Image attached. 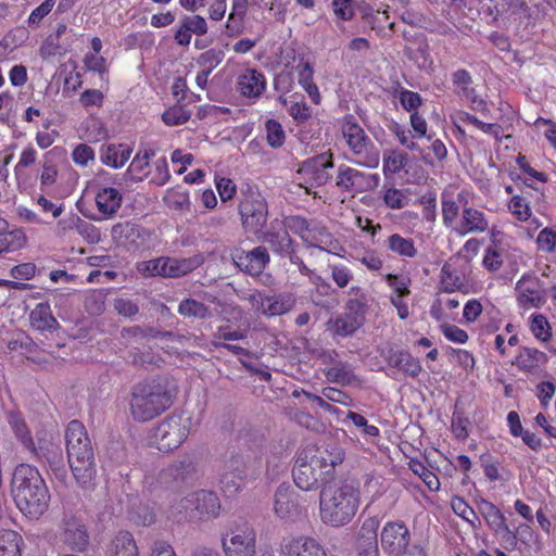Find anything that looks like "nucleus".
<instances>
[{"mask_svg":"<svg viewBox=\"0 0 556 556\" xmlns=\"http://www.w3.org/2000/svg\"><path fill=\"white\" fill-rule=\"evenodd\" d=\"M11 492L16 506L30 518H39L49 508L50 492L35 466L20 464L15 467Z\"/></svg>","mask_w":556,"mask_h":556,"instance_id":"f257e3e1","label":"nucleus"},{"mask_svg":"<svg viewBox=\"0 0 556 556\" xmlns=\"http://www.w3.org/2000/svg\"><path fill=\"white\" fill-rule=\"evenodd\" d=\"M172 404L173 394L165 378L146 379L131 388L129 410L136 421H149L168 409Z\"/></svg>","mask_w":556,"mask_h":556,"instance_id":"f03ea898","label":"nucleus"},{"mask_svg":"<svg viewBox=\"0 0 556 556\" xmlns=\"http://www.w3.org/2000/svg\"><path fill=\"white\" fill-rule=\"evenodd\" d=\"M320 518L332 527L348 525L359 506V491L348 482L324 484L319 495Z\"/></svg>","mask_w":556,"mask_h":556,"instance_id":"7ed1b4c3","label":"nucleus"},{"mask_svg":"<svg viewBox=\"0 0 556 556\" xmlns=\"http://www.w3.org/2000/svg\"><path fill=\"white\" fill-rule=\"evenodd\" d=\"M65 441L73 476L80 485L87 486L96 469L93 448L85 426L78 420H72L65 431Z\"/></svg>","mask_w":556,"mask_h":556,"instance_id":"20e7f679","label":"nucleus"},{"mask_svg":"<svg viewBox=\"0 0 556 556\" xmlns=\"http://www.w3.org/2000/svg\"><path fill=\"white\" fill-rule=\"evenodd\" d=\"M220 509L216 493L199 490L172 503L169 515L177 522L215 518Z\"/></svg>","mask_w":556,"mask_h":556,"instance_id":"39448f33","label":"nucleus"},{"mask_svg":"<svg viewBox=\"0 0 556 556\" xmlns=\"http://www.w3.org/2000/svg\"><path fill=\"white\" fill-rule=\"evenodd\" d=\"M296 454L300 459L307 460V465L328 479L332 478L336 467L342 464L345 457L344 450L332 439L316 444H307Z\"/></svg>","mask_w":556,"mask_h":556,"instance_id":"423d86ee","label":"nucleus"},{"mask_svg":"<svg viewBox=\"0 0 556 556\" xmlns=\"http://www.w3.org/2000/svg\"><path fill=\"white\" fill-rule=\"evenodd\" d=\"M204 263L202 254L190 257L161 256L138 264V271L144 277L180 278L193 271Z\"/></svg>","mask_w":556,"mask_h":556,"instance_id":"0eeeda50","label":"nucleus"},{"mask_svg":"<svg viewBox=\"0 0 556 556\" xmlns=\"http://www.w3.org/2000/svg\"><path fill=\"white\" fill-rule=\"evenodd\" d=\"M342 132L353 154L357 157L355 163L367 168H376L379 165L380 152L374 144L365 130L353 121L346 117L342 126Z\"/></svg>","mask_w":556,"mask_h":556,"instance_id":"6e6552de","label":"nucleus"},{"mask_svg":"<svg viewBox=\"0 0 556 556\" xmlns=\"http://www.w3.org/2000/svg\"><path fill=\"white\" fill-rule=\"evenodd\" d=\"M262 467L261 457L251 454L231 455L225 463L220 483L229 492H237L243 480L256 478Z\"/></svg>","mask_w":556,"mask_h":556,"instance_id":"1a4fd4ad","label":"nucleus"},{"mask_svg":"<svg viewBox=\"0 0 556 556\" xmlns=\"http://www.w3.org/2000/svg\"><path fill=\"white\" fill-rule=\"evenodd\" d=\"M200 478L199 464L194 457L184 455L172 462L157 475V482L170 490H180L193 485Z\"/></svg>","mask_w":556,"mask_h":556,"instance_id":"9d476101","label":"nucleus"},{"mask_svg":"<svg viewBox=\"0 0 556 556\" xmlns=\"http://www.w3.org/2000/svg\"><path fill=\"white\" fill-rule=\"evenodd\" d=\"M63 517L60 525L62 542L75 552H85L89 546V533L84 513L74 510L68 501L63 503Z\"/></svg>","mask_w":556,"mask_h":556,"instance_id":"9b49d317","label":"nucleus"},{"mask_svg":"<svg viewBox=\"0 0 556 556\" xmlns=\"http://www.w3.org/2000/svg\"><path fill=\"white\" fill-rule=\"evenodd\" d=\"M191 419L172 415L162 420L153 430V440L159 451L170 452L178 448L188 438Z\"/></svg>","mask_w":556,"mask_h":556,"instance_id":"f8f14e48","label":"nucleus"},{"mask_svg":"<svg viewBox=\"0 0 556 556\" xmlns=\"http://www.w3.org/2000/svg\"><path fill=\"white\" fill-rule=\"evenodd\" d=\"M238 211L247 232L257 236L263 231L268 217V205L261 193L245 194L238 205Z\"/></svg>","mask_w":556,"mask_h":556,"instance_id":"ddd939ff","label":"nucleus"},{"mask_svg":"<svg viewBox=\"0 0 556 556\" xmlns=\"http://www.w3.org/2000/svg\"><path fill=\"white\" fill-rule=\"evenodd\" d=\"M258 240L266 243L270 250L281 257H288L290 262H298V254L294 252L293 241L286 228L279 222L274 220L270 228L256 236Z\"/></svg>","mask_w":556,"mask_h":556,"instance_id":"4468645a","label":"nucleus"},{"mask_svg":"<svg viewBox=\"0 0 556 556\" xmlns=\"http://www.w3.org/2000/svg\"><path fill=\"white\" fill-rule=\"evenodd\" d=\"M410 542V532L403 521H389L380 533L381 548L390 556L406 553Z\"/></svg>","mask_w":556,"mask_h":556,"instance_id":"2eb2a0df","label":"nucleus"},{"mask_svg":"<svg viewBox=\"0 0 556 556\" xmlns=\"http://www.w3.org/2000/svg\"><path fill=\"white\" fill-rule=\"evenodd\" d=\"M28 453L37 462L47 464L58 479L63 480L66 477L63 453L58 444L39 439Z\"/></svg>","mask_w":556,"mask_h":556,"instance_id":"dca6fc26","label":"nucleus"},{"mask_svg":"<svg viewBox=\"0 0 556 556\" xmlns=\"http://www.w3.org/2000/svg\"><path fill=\"white\" fill-rule=\"evenodd\" d=\"M379 184L378 175H366L355 168L340 166L337 176V186L343 191H367L375 189Z\"/></svg>","mask_w":556,"mask_h":556,"instance_id":"f3484780","label":"nucleus"},{"mask_svg":"<svg viewBox=\"0 0 556 556\" xmlns=\"http://www.w3.org/2000/svg\"><path fill=\"white\" fill-rule=\"evenodd\" d=\"M222 545L226 556H249L255 549V534L250 530L230 531L223 535Z\"/></svg>","mask_w":556,"mask_h":556,"instance_id":"a211bd4d","label":"nucleus"},{"mask_svg":"<svg viewBox=\"0 0 556 556\" xmlns=\"http://www.w3.org/2000/svg\"><path fill=\"white\" fill-rule=\"evenodd\" d=\"M232 260L237 267L252 276L260 275L269 262V254L265 247H256L251 251H236Z\"/></svg>","mask_w":556,"mask_h":556,"instance_id":"6ab92c4d","label":"nucleus"},{"mask_svg":"<svg viewBox=\"0 0 556 556\" xmlns=\"http://www.w3.org/2000/svg\"><path fill=\"white\" fill-rule=\"evenodd\" d=\"M280 556H327L319 542L311 536L285 539L280 546Z\"/></svg>","mask_w":556,"mask_h":556,"instance_id":"aec40b11","label":"nucleus"},{"mask_svg":"<svg viewBox=\"0 0 556 556\" xmlns=\"http://www.w3.org/2000/svg\"><path fill=\"white\" fill-rule=\"evenodd\" d=\"M300 495L290 484L281 483L275 492L274 509L281 519L293 518L301 514Z\"/></svg>","mask_w":556,"mask_h":556,"instance_id":"412c9836","label":"nucleus"},{"mask_svg":"<svg viewBox=\"0 0 556 556\" xmlns=\"http://www.w3.org/2000/svg\"><path fill=\"white\" fill-rule=\"evenodd\" d=\"M292 477L294 483L303 491H312L319 486L323 482L328 484V478L315 471V468L307 465V460L300 459L296 454L294 466L292 469Z\"/></svg>","mask_w":556,"mask_h":556,"instance_id":"4be33fe9","label":"nucleus"},{"mask_svg":"<svg viewBox=\"0 0 556 556\" xmlns=\"http://www.w3.org/2000/svg\"><path fill=\"white\" fill-rule=\"evenodd\" d=\"M333 167L331 154L321 153L306 160L302 165V172L309 176L317 186H323L330 179L329 169Z\"/></svg>","mask_w":556,"mask_h":556,"instance_id":"5701e85b","label":"nucleus"},{"mask_svg":"<svg viewBox=\"0 0 556 556\" xmlns=\"http://www.w3.org/2000/svg\"><path fill=\"white\" fill-rule=\"evenodd\" d=\"M383 357L389 366L413 378L417 377L422 370L420 362L413 357L407 351L389 349L383 354Z\"/></svg>","mask_w":556,"mask_h":556,"instance_id":"b1692460","label":"nucleus"},{"mask_svg":"<svg viewBox=\"0 0 556 556\" xmlns=\"http://www.w3.org/2000/svg\"><path fill=\"white\" fill-rule=\"evenodd\" d=\"M539 280L530 276H522L517 282L518 302L522 307H540L545 298L538 289Z\"/></svg>","mask_w":556,"mask_h":556,"instance_id":"393cba45","label":"nucleus"},{"mask_svg":"<svg viewBox=\"0 0 556 556\" xmlns=\"http://www.w3.org/2000/svg\"><path fill=\"white\" fill-rule=\"evenodd\" d=\"M127 363L136 368L152 370L160 368L164 363V359L160 354L153 352L150 346L138 345L132 346L128 351Z\"/></svg>","mask_w":556,"mask_h":556,"instance_id":"a878e982","label":"nucleus"},{"mask_svg":"<svg viewBox=\"0 0 556 556\" xmlns=\"http://www.w3.org/2000/svg\"><path fill=\"white\" fill-rule=\"evenodd\" d=\"M265 86L264 75L254 68L247 70L238 78V90L244 97L258 98Z\"/></svg>","mask_w":556,"mask_h":556,"instance_id":"bb28decb","label":"nucleus"},{"mask_svg":"<svg viewBox=\"0 0 556 556\" xmlns=\"http://www.w3.org/2000/svg\"><path fill=\"white\" fill-rule=\"evenodd\" d=\"M364 323L365 318L352 316L344 312L334 319H330L327 326L328 329L332 331L333 336L345 338L353 336Z\"/></svg>","mask_w":556,"mask_h":556,"instance_id":"cd10ccee","label":"nucleus"},{"mask_svg":"<svg viewBox=\"0 0 556 556\" xmlns=\"http://www.w3.org/2000/svg\"><path fill=\"white\" fill-rule=\"evenodd\" d=\"M121 192L112 187L100 189L96 195L97 208L105 216H113L122 205Z\"/></svg>","mask_w":556,"mask_h":556,"instance_id":"c85d7f7f","label":"nucleus"},{"mask_svg":"<svg viewBox=\"0 0 556 556\" xmlns=\"http://www.w3.org/2000/svg\"><path fill=\"white\" fill-rule=\"evenodd\" d=\"M489 223L484 214L472 207L463 210L462 222L458 228L459 235L464 236L469 232H483L488 229Z\"/></svg>","mask_w":556,"mask_h":556,"instance_id":"c756f323","label":"nucleus"},{"mask_svg":"<svg viewBox=\"0 0 556 556\" xmlns=\"http://www.w3.org/2000/svg\"><path fill=\"white\" fill-rule=\"evenodd\" d=\"M30 325L39 331L53 330L59 327L58 320L53 317L48 304H38L29 315Z\"/></svg>","mask_w":556,"mask_h":556,"instance_id":"7c9ffc66","label":"nucleus"},{"mask_svg":"<svg viewBox=\"0 0 556 556\" xmlns=\"http://www.w3.org/2000/svg\"><path fill=\"white\" fill-rule=\"evenodd\" d=\"M7 417L10 428L24 450L29 452L30 448H34L36 442L34 441L25 420L20 416V414L10 412Z\"/></svg>","mask_w":556,"mask_h":556,"instance_id":"2f4dec72","label":"nucleus"},{"mask_svg":"<svg viewBox=\"0 0 556 556\" xmlns=\"http://www.w3.org/2000/svg\"><path fill=\"white\" fill-rule=\"evenodd\" d=\"M478 510L492 531H498L500 527L506 522L503 513L492 502L485 498H479Z\"/></svg>","mask_w":556,"mask_h":556,"instance_id":"473e14b6","label":"nucleus"},{"mask_svg":"<svg viewBox=\"0 0 556 556\" xmlns=\"http://www.w3.org/2000/svg\"><path fill=\"white\" fill-rule=\"evenodd\" d=\"M131 152L130 148L123 144H110L103 150L101 160L105 165L118 168L129 160Z\"/></svg>","mask_w":556,"mask_h":556,"instance_id":"72a5a7b5","label":"nucleus"},{"mask_svg":"<svg viewBox=\"0 0 556 556\" xmlns=\"http://www.w3.org/2000/svg\"><path fill=\"white\" fill-rule=\"evenodd\" d=\"M546 362V354L532 348H522L516 358V365L526 371H531Z\"/></svg>","mask_w":556,"mask_h":556,"instance_id":"f704fd0d","label":"nucleus"},{"mask_svg":"<svg viewBox=\"0 0 556 556\" xmlns=\"http://www.w3.org/2000/svg\"><path fill=\"white\" fill-rule=\"evenodd\" d=\"M293 304L290 295L266 296L262 313L266 316H279L291 311Z\"/></svg>","mask_w":556,"mask_h":556,"instance_id":"c9c22d12","label":"nucleus"},{"mask_svg":"<svg viewBox=\"0 0 556 556\" xmlns=\"http://www.w3.org/2000/svg\"><path fill=\"white\" fill-rule=\"evenodd\" d=\"M325 376L328 381L341 386H349L356 380L352 366L346 362L336 363L334 366L325 371Z\"/></svg>","mask_w":556,"mask_h":556,"instance_id":"e433bc0d","label":"nucleus"},{"mask_svg":"<svg viewBox=\"0 0 556 556\" xmlns=\"http://www.w3.org/2000/svg\"><path fill=\"white\" fill-rule=\"evenodd\" d=\"M113 556H138V546L128 531H119L112 541Z\"/></svg>","mask_w":556,"mask_h":556,"instance_id":"4c0bfd02","label":"nucleus"},{"mask_svg":"<svg viewBox=\"0 0 556 556\" xmlns=\"http://www.w3.org/2000/svg\"><path fill=\"white\" fill-rule=\"evenodd\" d=\"M22 536L13 530L0 531V556H21Z\"/></svg>","mask_w":556,"mask_h":556,"instance_id":"58836bf2","label":"nucleus"},{"mask_svg":"<svg viewBox=\"0 0 556 556\" xmlns=\"http://www.w3.org/2000/svg\"><path fill=\"white\" fill-rule=\"evenodd\" d=\"M112 237L119 244L134 243L140 237V227L129 222L118 223L112 227Z\"/></svg>","mask_w":556,"mask_h":556,"instance_id":"ea45409f","label":"nucleus"},{"mask_svg":"<svg viewBox=\"0 0 556 556\" xmlns=\"http://www.w3.org/2000/svg\"><path fill=\"white\" fill-rule=\"evenodd\" d=\"M287 227L305 240H308V238L305 237V232L311 233L317 231L320 236L329 237V233L324 227H318L317 225L312 227L311 223L306 218L298 215L287 218L286 228Z\"/></svg>","mask_w":556,"mask_h":556,"instance_id":"a19ab883","label":"nucleus"},{"mask_svg":"<svg viewBox=\"0 0 556 556\" xmlns=\"http://www.w3.org/2000/svg\"><path fill=\"white\" fill-rule=\"evenodd\" d=\"M178 313L185 317L206 319L211 317L210 308L194 299H185L179 303Z\"/></svg>","mask_w":556,"mask_h":556,"instance_id":"79ce46f5","label":"nucleus"},{"mask_svg":"<svg viewBox=\"0 0 556 556\" xmlns=\"http://www.w3.org/2000/svg\"><path fill=\"white\" fill-rule=\"evenodd\" d=\"M388 248L392 252L405 257H413L417 253V250L414 247V241L412 239L403 238L397 233L388 238Z\"/></svg>","mask_w":556,"mask_h":556,"instance_id":"37998d69","label":"nucleus"},{"mask_svg":"<svg viewBox=\"0 0 556 556\" xmlns=\"http://www.w3.org/2000/svg\"><path fill=\"white\" fill-rule=\"evenodd\" d=\"M409 469L417 475L431 491H438L440 488V481L438 477L429 470L424 463L417 459H410Z\"/></svg>","mask_w":556,"mask_h":556,"instance_id":"c03bdc74","label":"nucleus"},{"mask_svg":"<svg viewBox=\"0 0 556 556\" xmlns=\"http://www.w3.org/2000/svg\"><path fill=\"white\" fill-rule=\"evenodd\" d=\"M453 510L467 522H469L472 528H479L481 526V521L476 514V511L460 497H455L452 501Z\"/></svg>","mask_w":556,"mask_h":556,"instance_id":"a18cd8bd","label":"nucleus"},{"mask_svg":"<svg viewBox=\"0 0 556 556\" xmlns=\"http://www.w3.org/2000/svg\"><path fill=\"white\" fill-rule=\"evenodd\" d=\"M408 164V155L406 153L392 150L383 160L384 173L397 174Z\"/></svg>","mask_w":556,"mask_h":556,"instance_id":"49530a36","label":"nucleus"},{"mask_svg":"<svg viewBox=\"0 0 556 556\" xmlns=\"http://www.w3.org/2000/svg\"><path fill=\"white\" fill-rule=\"evenodd\" d=\"M225 54L220 49H210L205 52L201 53L198 59V64L203 67V70L212 71L223 61Z\"/></svg>","mask_w":556,"mask_h":556,"instance_id":"de8ad7c7","label":"nucleus"},{"mask_svg":"<svg viewBox=\"0 0 556 556\" xmlns=\"http://www.w3.org/2000/svg\"><path fill=\"white\" fill-rule=\"evenodd\" d=\"M267 142L273 148H279L285 141V131L281 125L275 119H268L265 124Z\"/></svg>","mask_w":556,"mask_h":556,"instance_id":"09e8293b","label":"nucleus"},{"mask_svg":"<svg viewBox=\"0 0 556 556\" xmlns=\"http://www.w3.org/2000/svg\"><path fill=\"white\" fill-rule=\"evenodd\" d=\"M531 331L541 341H547L552 337L551 326L545 316L538 314L533 315L531 320Z\"/></svg>","mask_w":556,"mask_h":556,"instance_id":"8fccbe9b","label":"nucleus"},{"mask_svg":"<svg viewBox=\"0 0 556 556\" xmlns=\"http://www.w3.org/2000/svg\"><path fill=\"white\" fill-rule=\"evenodd\" d=\"M181 23L191 35L203 36L207 33V23L201 15H185Z\"/></svg>","mask_w":556,"mask_h":556,"instance_id":"3c124183","label":"nucleus"},{"mask_svg":"<svg viewBox=\"0 0 556 556\" xmlns=\"http://www.w3.org/2000/svg\"><path fill=\"white\" fill-rule=\"evenodd\" d=\"M190 118V113L181 106H174L168 109L162 114V119L166 125L175 126L187 123Z\"/></svg>","mask_w":556,"mask_h":556,"instance_id":"603ef678","label":"nucleus"},{"mask_svg":"<svg viewBox=\"0 0 556 556\" xmlns=\"http://www.w3.org/2000/svg\"><path fill=\"white\" fill-rule=\"evenodd\" d=\"M517 181L522 182V187L520 188V197L526 198L529 204L539 203L544 199V192L540 190L538 187H534L528 179H522L520 176L517 177Z\"/></svg>","mask_w":556,"mask_h":556,"instance_id":"864d4df0","label":"nucleus"},{"mask_svg":"<svg viewBox=\"0 0 556 556\" xmlns=\"http://www.w3.org/2000/svg\"><path fill=\"white\" fill-rule=\"evenodd\" d=\"M367 295H359V298H350L345 303V313L365 318L367 312Z\"/></svg>","mask_w":556,"mask_h":556,"instance_id":"5fc2aeb1","label":"nucleus"},{"mask_svg":"<svg viewBox=\"0 0 556 556\" xmlns=\"http://www.w3.org/2000/svg\"><path fill=\"white\" fill-rule=\"evenodd\" d=\"M121 338L124 340V344L129 350L132 346H138L139 341L143 340V331L140 326L126 327L121 330Z\"/></svg>","mask_w":556,"mask_h":556,"instance_id":"6e6d98bb","label":"nucleus"},{"mask_svg":"<svg viewBox=\"0 0 556 556\" xmlns=\"http://www.w3.org/2000/svg\"><path fill=\"white\" fill-rule=\"evenodd\" d=\"M525 199L517 194L509 203V210L519 220H527L530 217V204Z\"/></svg>","mask_w":556,"mask_h":556,"instance_id":"4d7b16f0","label":"nucleus"},{"mask_svg":"<svg viewBox=\"0 0 556 556\" xmlns=\"http://www.w3.org/2000/svg\"><path fill=\"white\" fill-rule=\"evenodd\" d=\"M114 309L122 316L131 318L139 313L137 303L129 299L118 298L114 300Z\"/></svg>","mask_w":556,"mask_h":556,"instance_id":"13d9d810","label":"nucleus"},{"mask_svg":"<svg viewBox=\"0 0 556 556\" xmlns=\"http://www.w3.org/2000/svg\"><path fill=\"white\" fill-rule=\"evenodd\" d=\"M441 274L443 290L445 292H453L456 289H460L463 286L460 278L452 273L450 265L445 264L442 267Z\"/></svg>","mask_w":556,"mask_h":556,"instance_id":"bf43d9fd","label":"nucleus"},{"mask_svg":"<svg viewBox=\"0 0 556 556\" xmlns=\"http://www.w3.org/2000/svg\"><path fill=\"white\" fill-rule=\"evenodd\" d=\"M440 328L450 341L465 343L468 340L467 332L455 325L442 324Z\"/></svg>","mask_w":556,"mask_h":556,"instance_id":"052dcab7","label":"nucleus"},{"mask_svg":"<svg viewBox=\"0 0 556 556\" xmlns=\"http://www.w3.org/2000/svg\"><path fill=\"white\" fill-rule=\"evenodd\" d=\"M348 419L356 427L362 428L363 432L369 437H377L379 434V429L376 426L368 425L366 418L358 413L349 412Z\"/></svg>","mask_w":556,"mask_h":556,"instance_id":"680f3d73","label":"nucleus"},{"mask_svg":"<svg viewBox=\"0 0 556 556\" xmlns=\"http://www.w3.org/2000/svg\"><path fill=\"white\" fill-rule=\"evenodd\" d=\"M400 102L406 111H414L421 105L422 99L418 92L402 90L400 92Z\"/></svg>","mask_w":556,"mask_h":556,"instance_id":"e2e57ef3","label":"nucleus"},{"mask_svg":"<svg viewBox=\"0 0 556 556\" xmlns=\"http://www.w3.org/2000/svg\"><path fill=\"white\" fill-rule=\"evenodd\" d=\"M494 533L500 535L506 549H514L517 547V533L516 531H511L506 522L500 527L498 531H494Z\"/></svg>","mask_w":556,"mask_h":556,"instance_id":"0e129e2a","label":"nucleus"},{"mask_svg":"<svg viewBox=\"0 0 556 556\" xmlns=\"http://www.w3.org/2000/svg\"><path fill=\"white\" fill-rule=\"evenodd\" d=\"M556 386L549 381H543L538 384V397L542 407L547 408L549 401L555 394Z\"/></svg>","mask_w":556,"mask_h":556,"instance_id":"69168bd1","label":"nucleus"},{"mask_svg":"<svg viewBox=\"0 0 556 556\" xmlns=\"http://www.w3.org/2000/svg\"><path fill=\"white\" fill-rule=\"evenodd\" d=\"M73 161L79 165H87L88 161L93 160L94 152L87 144H79L73 151Z\"/></svg>","mask_w":556,"mask_h":556,"instance_id":"338daca9","label":"nucleus"},{"mask_svg":"<svg viewBox=\"0 0 556 556\" xmlns=\"http://www.w3.org/2000/svg\"><path fill=\"white\" fill-rule=\"evenodd\" d=\"M536 241L542 249L551 252L556 247V232L549 228H544L540 231Z\"/></svg>","mask_w":556,"mask_h":556,"instance_id":"774afa93","label":"nucleus"}]
</instances>
